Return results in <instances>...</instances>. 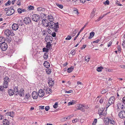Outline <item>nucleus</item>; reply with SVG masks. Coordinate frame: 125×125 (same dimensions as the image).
<instances>
[{
    "label": "nucleus",
    "mask_w": 125,
    "mask_h": 125,
    "mask_svg": "<svg viewBox=\"0 0 125 125\" xmlns=\"http://www.w3.org/2000/svg\"><path fill=\"white\" fill-rule=\"evenodd\" d=\"M52 23L48 22L47 23V25H46V27L49 26V28H52V29L53 30H54L55 32H57L58 31V28H59V25L58 22L55 23V25H54L52 24Z\"/></svg>",
    "instance_id": "obj_1"
},
{
    "label": "nucleus",
    "mask_w": 125,
    "mask_h": 125,
    "mask_svg": "<svg viewBox=\"0 0 125 125\" xmlns=\"http://www.w3.org/2000/svg\"><path fill=\"white\" fill-rule=\"evenodd\" d=\"M115 100V97L113 96H111L108 100V102L106 105V107H108L114 103Z\"/></svg>",
    "instance_id": "obj_2"
},
{
    "label": "nucleus",
    "mask_w": 125,
    "mask_h": 125,
    "mask_svg": "<svg viewBox=\"0 0 125 125\" xmlns=\"http://www.w3.org/2000/svg\"><path fill=\"white\" fill-rule=\"evenodd\" d=\"M14 92H16V95H19L21 97L24 95L23 90H21L20 91L18 92V89L17 87H15L14 88Z\"/></svg>",
    "instance_id": "obj_3"
},
{
    "label": "nucleus",
    "mask_w": 125,
    "mask_h": 125,
    "mask_svg": "<svg viewBox=\"0 0 125 125\" xmlns=\"http://www.w3.org/2000/svg\"><path fill=\"white\" fill-rule=\"evenodd\" d=\"M32 20L34 21L37 22L39 21L40 17L37 14H34L32 17Z\"/></svg>",
    "instance_id": "obj_4"
},
{
    "label": "nucleus",
    "mask_w": 125,
    "mask_h": 125,
    "mask_svg": "<svg viewBox=\"0 0 125 125\" xmlns=\"http://www.w3.org/2000/svg\"><path fill=\"white\" fill-rule=\"evenodd\" d=\"M13 31L12 30H10L8 29H6L5 30V34L7 36L11 35L13 36L14 33L12 32Z\"/></svg>",
    "instance_id": "obj_5"
},
{
    "label": "nucleus",
    "mask_w": 125,
    "mask_h": 125,
    "mask_svg": "<svg viewBox=\"0 0 125 125\" xmlns=\"http://www.w3.org/2000/svg\"><path fill=\"white\" fill-rule=\"evenodd\" d=\"M0 48L2 51H6L8 48V45L7 43H3L0 44Z\"/></svg>",
    "instance_id": "obj_6"
},
{
    "label": "nucleus",
    "mask_w": 125,
    "mask_h": 125,
    "mask_svg": "<svg viewBox=\"0 0 125 125\" xmlns=\"http://www.w3.org/2000/svg\"><path fill=\"white\" fill-rule=\"evenodd\" d=\"M23 22L26 25L30 24L31 22V18L29 17H25L24 18Z\"/></svg>",
    "instance_id": "obj_7"
},
{
    "label": "nucleus",
    "mask_w": 125,
    "mask_h": 125,
    "mask_svg": "<svg viewBox=\"0 0 125 125\" xmlns=\"http://www.w3.org/2000/svg\"><path fill=\"white\" fill-rule=\"evenodd\" d=\"M48 19L49 21L51 23H52V24L54 25H55V23L53 21H54V18L53 16L52 15H50L47 16Z\"/></svg>",
    "instance_id": "obj_8"
},
{
    "label": "nucleus",
    "mask_w": 125,
    "mask_h": 125,
    "mask_svg": "<svg viewBox=\"0 0 125 125\" xmlns=\"http://www.w3.org/2000/svg\"><path fill=\"white\" fill-rule=\"evenodd\" d=\"M77 109L79 110H80L83 112H85V110L83 108V104H78L77 106Z\"/></svg>",
    "instance_id": "obj_9"
},
{
    "label": "nucleus",
    "mask_w": 125,
    "mask_h": 125,
    "mask_svg": "<svg viewBox=\"0 0 125 125\" xmlns=\"http://www.w3.org/2000/svg\"><path fill=\"white\" fill-rule=\"evenodd\" d=\"M118 115L121 118H125V111H121L119 113Z\"/></svg>",
    "instance_id": "obj_10"
},
{
    "label": "nucleus",
    "mask_w": 125,
    "mask_h": 125,
    "mask_svg": "<svg viewBox=\"0 0 125 125\" xmlns=\"http://www.w3.org/2000/svg\"><path fill=\"white\" fill-rule=\"evenodd\" d=\"M14 12V10L12 9H9V10L6 13L7 16L11 15Z\"/></svg>",
    "instance_id": "obj_11"
},
{
    "label": "nucleus",
    "mask_w": 125,
    "mask_h": 125,
    "mask_svg": "<svg viewBox=\"0 0 125 125\" xmlns=\"http://www.w3.org/2000/svg\"><path fill=\"white\" fill-rule=\"evenodd\" d=\"M38 94L40 97H42L44 95V91L42 89L40 90L38 92Z\"/></svg>",
    "instance_id": "obj_12"
},
{
    "label": "nucleus",
    "mask_w": 125,
    "mask_h": 125,
    "mask_svg": "<svg viewBox=\"0 0 125 125\" xmlns=\"http://www.w3.org/2000/svg\"><path fill=\"white\" fill-rule=\"evenodd\" d=\"M32 96L34 99H36L38 98V94L37 92L34 91L32 92Z\"/></svg>",
    "instance_id": "obj_13"
},
{
    "label": "nucleus",
    "mask_w": 125,
    "mask_h": 125,
    "mask_svg": "<svg viewBox=\"0 0 125 125\" xmlns=\"http://www.w3.org/2000/svg\"><path fill=\"white\" fill-rule=\"evenodd\" d=\"M18 25L17 24L13 23L12 25V28L13 30L16 31L18 28Z\"/></svg>",
    "instance_id": "obj_14"
},
{
    "label": "nucleus",
    "mask_w": 125,
    "mask_h": 125,
    "mask_svg": "<svg viewBox=\"0 0 125 125\" xmlns=\"http://www.w3.org/2000/svg\"><path fill=\"white\" fill-rule=\"evenodd\" d=\"M44 90L45 91L46 93L48 94L51 93L52 91V89L48 87L44 88Z\"/></svg>",
    "instance_id": "obj_15"
},
{
    "label": "nucleus",
    "mask_w": 125,
    "mask_h": 125,
    "mask_svg": "<svg viewBox=\"0 0 125 125\" xmlns=\"http://www.w3.org/2000/svg\"><path fill=\"white\" fill-rule=\"evenodd\" d=\"M6 115H7L13 117L14 115V113L13 112H10L6 113Z\"/></svg>",
    "instance_id": "obj_16"
},
{
    "label": "nucleus",
    "mask_w": 125,
    "mask_h": 125,
    "mask_svg": "<svg viewBox=\"0 0 125 125\" xmlns=\"http://www.w3.org/2000/svg\"><path fill=\"white\" fill-rule=\"evenodd\" d=\"M16 92H14V90H13L12 89H10L8 91V93L9 94V95L10 96L13 95L14 94L16 93Z\"/></svg>",
    "instance_id": "obj_17"
},
{
    "label": "nucleus",
    "mask_w": 125,
    "mask_h": 125,
    "mask_svg": "<svg viewBox=\"0 0 125 125\" xmlns=\"http://www.w3.org/2000/svg\"><path fill=\"white\" fill-rule=\"evenodd\" d=\"M5 39L3 37H0V44L2 43H5Z\"/></svg>",
    "instance_id": "obj_18"
},
{
    "label": "nucleus",
    "mask_w": 125,
    "mask_h": 125,
    "mask_svg": "<svg viewBox=\"0 0 125 125\" xmlns=\"http://www.w3.org/2000/svg\"><path fill=\"white\" fill-rule=\"evenodd\" d=\"M118 105L121 109L123 110V111L125 110V106H124L123 104L122 103H120Z\"/></svg>",
    "instance_id": "obj_19"
},
{
    "label": "nucleus",
    "mask_w": 125,
    "mask_h": 125,
    "mask_svg": "<svg viewBox=\"0 0 125 125\" xmlns=\"http://www.w3.org/2000/svg\"><path fill=\"white\" fill-rule=\"evenodd\" d=\"M3 123L4 125H8L9 122L8 120L5 119L3 120Z\"/></svg>",
    "instance_id": "obj_20"
},
{
    "label": "nucleus",
    "mask_w": 125,
    "mask_h": 125,
    "mask_svg": "<svg viewBox=\"0 0 125 125\" xmlns=\"http://www.w3.org/2000/svg\"><path fill=\"white\" fill-rule=\"evenodd\" d=\"M106 99V97H102L100 99L99 102L101 104H102L104 102V100H105Z\"/></svg>",
    "instance_id": "obj_21"
},
{
    "label": "nucleus",
    "mask_w": 125,
    "mask_h": 125,
    "mask_svg": "<svg viewBox=\"0 0 125 125\" xmlns=\"http://www.w3.org/2000/svg\"><path fill=\"white\" fill-rule=\"evenodd\" d=\"M96 10L95 9H93V11L91 12L90 14V17L91 18H92L95 15V13Z\"/></svg>",
    "instance_id": "obj_22"
},
{
    "label": "nucleus",
    "mask_w": 125,
    "mask_h": 125,
    "mask_svg": "<svg viewBox=\"0 0 125 125\" xmlns=\"http://www.w3.org/2000/svg\"><path fill=\"white\" fill-rule=\"evenodd\" d=\"M4 82L9 83L10 82V80L9 78L7 77H5L4 79Z\"/></svg>",
    "instance_id": "obj_23"
},
{
    "label": "nucleus",
    "mask_w": 125,
    "mask_h": 125,
    "mask_svg": "<svg viewBox=\"0 0 125 125\" xmlns=\"http://www.w3.org/2000/svg\"><path fill=\"white\" fill-rule=\"evenodd\" d=\"M109 123H110V124L113 125H115L116 123L115 121L112 118L109 119Z\"/></svg>",
    "instance_id": "obj_24"
},
{
    "label": "nucleus",
    "mask_w": 125,
    "mask_h": 125,
    "mask_svg": "<svg viewBox=\"0 0 125 125\" xmlns=\"http://www.w3.org/2000/svg\"><path fill=\"white\" fill-rule=\"evenodd\" d=\"M49 84V87H52L54 84V82L53 81H49L48 83Z\"/></svg>",
    "instance_id": "obj_25"
},
{
    "label": "nucleus",
    "mask_w": 125,
    "mask_h": 125,
    "mask_svg": "<svg viewBox=\"0 0 125 125\" xmlns=\"http://www.w3.org/2000/svg\"><path fill=\"white\" fill-rule=\"evenodd\" d=\"M74 69V67L72 66L71 67L68 68L67 70V71L69 73H70L72 72Z\"/></svg>",
    "instance_id": "obj_26"
},
{
    "label": "nucleus",
    "mask_w": 125,
    "mask_h": 125,
    "mask_svg": "<svg viewBox=\"0 0 125 125\" xmlns=\"http://www.w3.org/2000/svg\"><path fill=\"white\" fill-rule=\"evenodd\" d=\"M94 34L95 33L94 32H91L90 34V36L89 37L88 39H91L94 36Z\"/></svg>",
    "instance_id": "obj_27"
},
{
    "label": "nucleus",
    "mask_w": 125,
    "mask_h": 125,
    "mask_svg": "<svg viewBox=\"0 0 125 125\" xmlns=\"http://www.w3.org/2000/svg\"><path fill=\"white\" fill-rule=\"evenodd\" d=\"M43 65L46 68H49L50 67V64L49 63H43Z\"/></svg>",
    "instance_id": "obj_28"
},
{
    "label": "nucleus",
    "mask_w": 125,
    "mask_h": 125,
    "mask_svg": "<svg viewBox=\"0 0 125 125\" xmlns=\"http://www.w3.org/2000/svg\"><path fill=\"white\" fill-rule=\"evenodd\" d=\"M8 83L4 82L3 84V86H4V88H7L8 87Z\"/></svg>",
    "instance_id": "obj_29"
},
{
    "label": "nucleus",
    "mask_w": 125,
    "mask_h": 125,
    "mask_svg": "<svg viewBox=\"0 0 125 125\" xmlns=\"http://www.w3.org/2000/svg\"><path fill=\"white\" fill-rule=\"evenodd\" d=\"M104 123L106 125H108L109 124V119H106L104 120Z\"/></svg>",
    "instance_id": "obj_30"
},
{
    "label": "nucleus",
    "mask_w": 125,
    "mask_h": 125,
    "mask_svg": "<svg viewBox=\"0 0 125 125\" xmlns=\"http://www.w3.org/2000/svg\"><path fill=\"white\" fill-rule=\"evenodd\" d=\"M51 42H47V44L46 46V47L47 48L50 49L52 47L51 44H50Z\"/></svg>",
    "instance_id": "obj_31"
},
{
    "label": "nucleus",
    "mask_w": 125,
    "mask_h": 125,
    "mask_svg": "<svg viewBox=\"0 0 125 125\" xmlns=\"http://www.w3.org/2000/svg\"><path fill=\"white\" fill-rule=\"evenodd\" d=\"M104 109L103 108H100L99 110H98V113L99 115L100 114H101V113L104 111Z\"/></svg>",
    "instance_id": "obj_32"
},
{
    "label": "nucleus",
    "mask_w": 125,
    "mask_h": 125,
    "mask_svg": "<svg viewBox=\"0 0 125 125\" xmlns=\"http://www.w3.org/2000/svg\"><path fill=\"white\" fill-rule=\"evenodd\" d=\"M56 5L57 6L61 9H62L63 8V5L61 4H60L58 3H56Z\"/></svg>",
    "instance_id": "obj_33"
},
{
    "label": "nucleus",
    "mask_w": 125,
    "mask_h": 125,
    "mask_svg": "<svg viewBox=\"0 0 125 125\" xmlns=\"http://www.w3.org/2000/svg\"><path fill=\"white\" fill-rule=\"evenodd\" d=\"M107 14H104L102 16L100 17L97 20H95V21L97 22V21H99L102 19L105 16V15H106Z\"/></svg>",
    "instance_id": "obj_34"
},
{
    "label": "nucleus",
    "mask_w": 125,
    "mask_h": 125,
    "mask_svg": "<svg viewBox=\"0 0 125 125\" xmlns=\"http://www.w3.org/2000/svg\"><path fill=\"white\" fill-rule=\"evenodd\" d=\"M46 73L48 74H50L51 72V70L50 69H47L46 70Z\"/></svg>",
    "instance_id": "obj_35"
},
{
    "label": "nucleus",
    "mask_w": 125,
    "mask_h": 125,
    "mask_svg": "<svg viewBox=\"0 0 125 125\" xmlns=\"http://www.w3.org/2000/svg\"><path fill=\"white\" fill-rule=\"evenodd\" d=\"M105 111H104L103 112L101 113V114H99V115L101 116L105 115H106V112L105 113Z\"/></svg>",
    "instance_id": "obj_36"
},
{
    "label": "nucleus",
    "mask_w": 125,
    "mask_h": 125,
    "mask_svg": "<svg viewBox=\"0 0 125 125\" xmlns=\"http://www.w3.org/2000/svg\"><path fill=\"white\" fill-rule=\"evenodd\" d=\"M103 69V68L101 66H100L97 68V70L99 72L101 71Z\"/></svg>",
    "instance_id": "obj_37"
},
{
    "label": "nucleus",
    "mask_w": 125,
    "mask_h": 125,
    "mask_svg": "<svg viewBox=\"0 0 125 125\" xmlns=\"http://www.w3.org/2000/svg\"><path fill=\"white\" fill-rule=\"evenodd\" d=\"M85 61L86 62H89V60H90V58L89 56H86L85 57Z\"/></svg>",
    "instance_id": "obj_38"
},
{
    "label": "nucleus",
    "mask_w": 125,
    "mask_h": 125,
    "mask_svg": "<svg viewBox=\"0 0 125 125\" xmlns=\"http://www.w3.org/2000/svg\"><path fill=\"white\" fill-rule=\"evenodd\" d=\"M79 121V119L78 118H76L74 119H73L72 121V122L73 123H75L76 122H78Z\"/></svg>",
    "instance_id": "obj_39"
},
{
    "label": "nucleus",
    "mask_w": 125,
    "mask_h": 125,
    "mask_svg": "<svg viewBox=\"0 0 125 125\" xmlns=\"http://www.w3.org/2000/svg\"><path fill=\"white\" fill-rule=\"evenodd\" d=\"M117 79L119 80V82L121 83L123 82L122 81H124L125 80V79L124 78H118Z\"/></svg>",
    "instance_id": "obj_40"
},
{
    "label": "nucleus",
    "mask_w": 125,
    "mask_h": 125,
    "mask_svg": "<svg viewBox=\"0 0 125 125\" xmlns=\"http://www.w3.org/2000/svg\"><path fill=\"white\" fill-rule=\"evenodd\" d=\"M43 52H46L47 53L49 51V49L47 48H44L43 49Z\"/></svg>",
    "instance_id": "obj_41"
},
{
    "label": "nucleus",
    "mask_w": 125,
    "mask_h": 125,
    "mask_svg": "<svg viewBox=\"0 0 125 125\" xmlns=\"http://www.w3.org/2000/svg\"><path fill=\"white\" fill-rule=\"evenodd\" d=\"M4 88L3 86H0V91L2 92L4 91Z\"/></svg>",
    "instance_id": "obj_42"
},
{
    "label": "nucleus",
    "mask_w": 125,
    "mask_h": 125,
    "mask_svg": "<svg viewBox=\"0 0 125 125\" xmlns=\"http://www.w3.org/2000/svg\"><path fill=\"white\" fill-rule=\"evenodd\" d=\"M48 54L47 52L45 53L43 55V57L44 59H46L48 57Z\"/></svg>",
    "instance_id": "obj_43"
},
{
    "label": "nucleus",
    "mask_w": 125,
    "mask_h": 125,
    "mask_svg": "<svg viewBox=\"0 0 125 125\" xmlns=\"http://www.w3.org/2000/svg\"><path fill=\"white\" fill-rule=\"evenodd\" d=\"M75 103V102L73 101H71L68 103V105H70L73 104Z\"/></svg>",
    "instance_id": "obj_44"
},
{
    "label": "nucleus",
    "mask_w": 125,
    "mask_h": 125,
    "mask_svg": "<svg viewBox=\"0 0 125 125\" xmlns=\"http://www.w3.org/2000/svg\"><path fill=\"white\" fill-rule=\"evenodd\" d=\"M75 52H76L75 50H73L71 51L70 52V53L71 54L73 55L75 54Z\"/></svg>",
    "instance_id": "obj_45"
},
{
    "label": "nucleus",
    "mask_w": 125,
    "mask_h": 125,
    "mask_svg": "<svg viewBox=\"0 0 125 125\" xmlns=\"http://www.w3.org/2000/svg\"><path fill=\"white\" fill-rule=\"evenodd\" d=\"M97 119H94V120L93 121V123L92 124V125H95L97 123Z\"/></svg>",
    "instance_id": "obj_46"
},
{
    "label": "nucleus",
    "mask_w": 125,
    "mask_h": 125,
    "mask_svg": "<svg viewBox=\"0 0 125 125\" xmlns=\"http://www.w3.org/2000/svg\"><path fill=\"white\" fill-rule=\"evenodd\" d=\"M11 3V1L10 0H8L6 3L5 4V6H7L10 5Z\"/></svg>",
    "instance_id": "obj_47"
},
{
    "label": "nucleus",
    "mask_w": 125,
    "mask_h": 125,
    "mask_svg": "<svg viewBox=\"0 0 125 125\" xmlns=\"http://www.w3.org/2000/svg\"><path fill=\"white\" fill-rule=\"evenodd\" d=\"M69 119L68 117V116L67 117H64V118H63L62 119V121H66L67 119Z\"/></svg>",
    "instance_id": "obj_48"
},
{
    "label": "nucleus",
    "mask_w": 125,
    "mask_h": 125,
    "mask_svg": "<svg viewBox=\"0 0 125 125\" xmlns=\"http://www.w3.org/2000/svg\"><path fill=\"white\" fill-rule=\"evenodd\" d=\"M58 103L56 102L53 105V107L54 108H56L58 107Z\"/></svg>",
    "instance_id": "obj_49"
},
{
    "label": "nucleus",
    "mask_w": 125,
    "mask_h": 125,
    "mask_svg": "<svg viewBox=\"0 0 125 125\" xmlns=\"http://www.w3.org/2000/svg\"><path fill=\"white\" fill-rule=\"evenodd\" d=\"M28 9L30 10H33L34 9V7L32 6H29Z\"/></svg>",
    "instance_id": "obj_50"
},
{
    "label": "nucleus",
    "mask_w": 125,
    "mask_h": 125,
    "mask_svg": "<svg viewBox=\"0 0 125 125\" xmlns=\"http://www.w3.org/2000/svg\"><path fill=\"white\" fill-rule=\"evenodd\" d=\"M104 5H108L109 4V1L108 0H106L105 2H104Z\"/></svg>",
    "instance_id": "obj_51"
},
{
    "label": "nucleus",
    "mask_w": 125,
    "mask_h": 125,
    "mask_svg": "<svg viewBox=\"0 0 125 125\" xmlns=\"http://www.w3.org/2000/svg\"><path fill=\"white\" fill-rule=\"evenodd\" d=\"M49 38L50 41L49 42H50L52 43V37L51 36H49V38Z\"/></svg>",
    "instance_id": "obj_52"
},
{
    "label": "nucleus",
    "mask_w": 125,
    "mask_h": 125,
    "mask_svg": "<svg viewBox=\"0 0 125 125\" xmlns=\"http://www.w3.org/2000/svg\"><path fill=\"white\" fill-rule=\"evenodd\" d=\"M71 38L72 37L71 36L68 35L67 36V37L65 39L67 40H70L71 39Z\"/></svg>",
    "instance_id": "obj_53"
},
{
    "label": "nucleus",
    "mask_w": 125,
    "mask_h": 125,
    "mask_svg": "<svg viewBox=\"0 0 125 125\" xmlns=\"http://www.w3.org/2000/svg\"><path fill=\"white\" fill-rule=\"evenodd\" d=\"M83 107H84V108L87 109L89 108V106L88 105H84L83 104Z\"/></svg>",
    "instance_id": "obj_54"
},
{
    "label": "nucleus",
    "mask_w": 125,
    "mask_h": 125,
    "mask_svg": "<svg viewBox=\"0 0 125 125\" xmlns=\"http://www.w3.org/2000/svg\"><path fill=\"white\" fill-rule=\"evenodd\" d=\"M9 38H7L6 39L7 41L8 42L10 43V41H11V38L10 37L9 38V37H8Z\"/></svg>",
    "instance_id": "obj_55"
},
{
    "label": "nucleus",
    "mask_w": 125,
    "mask_h": 125,
    "mask_svg": "<svg viewBox=\"0 0 125 125\" xmlns=\"http://www.w3.org/2000/svg\"><path fill=\"white\" fill-rule=\"evenodd\" d=\"M21 0H18L17 3V4L19 6H20L21 5Z\"/></svg>",
    "instance_id": "obj_56"
},
{
    "label": "nucleus",
    "mask_w": 125,
    "mask_h": 125,
    "mask_svg": "<svg viewBox=\"0 0 125 125\" xmlns=\"http://www.w3.org/2000/svg\"><path fill=\"white\" fill-rule=\"evenodd\" d=\"M73 91L72 90H69L68 91H65V92L66 93H72Z\"/></svg>",
    "instance_id": "obj_57"
},
{
    "label": "nucleus",
    "mask_w": 125,
    "mask_h": 125,
    "mask_svg": "<svg viewBox=\"0 0 125 125\" xmlns=\"http://www.w3.org/2000/svg\"><path fill=\"white\" fill-rule=\"evenodd\" d=\"M18 12L19 13H22V9L20 8H19L17 10Z\"/></svg>",
    "instance_id": "obj_58"
},
{
    "label": "nucleus",
    "mask_w": 125,
    "mask_h": 125,
    "mask_svg": "<svg viewBox=\"0 0 125 125\" xmlns=\"http://www.w3.org/2000/svg\"><path fill=\"white\" fill-rule=\"evenodd\" d=\"M73 11L75 12V13L77 14V15L79 14V12H78V10L77 9H76L75 10H74Z\"/></svg>",
    "instance_id": "obj_59"
},
{
    "label": "nucleus",
    "mask_w": 125,
    "mask_h": 125,
    "mask_svg": "<svg viewBox=\"0 0 125 125\" xmlns=\"http://www.w3.org/2000/svg\"><path fill=\"white\" fill-rule=\"evenodd\" d=\"M43 8L41 7H38L37 9V10L38 11H41L42 10Z\"/></svg>",
    "instance_id": "obj_60"
},
{
    "label": "nucleus",
    "mask_w": 125,
    "mask_h": 125,
    "mask_svg": "<svg viewBox=\"0 0 125 125\" xmlns=\"http://www.w3.org/2000/svg\"><path fill=\"white\" fill-rule=\"evenodd\" d=\"M49 109V106H47L45 107V110L46 111H48Z\"/></svg>",
    "instance_id": "obj_61"
},
{
    "label": "nucleus",
    "mask_w": 125,
    "mask_h": 125,
    "mask_svg": "<svg viewBox=\"0 0 125 125\" xmlns=\"http://www.w3.org/2000/svg\"><path fill=\"white\" fill-rule=\"evenodd\" d=\"M106 92H107L106 90H105L104 89L101 91V93L102 94H103L105 93Z\"/></svg>",
    "instance_id": "obj_62"
},
{
    "label": "nucleus",
    "mask_w": 125,
    "mask_h": 125,
    "mask_svg": "<svg viewBox=\"0 0 125 125\" xmlns=\"http://www.w3.org/2000/svg\"><path fill=\"white\" fill-rule=\"evenodd\" d=\"M30 96L29 94H27L25 95V99H27Z\"/></svg>",
    "instance_id": "obj_63"
},
{
    "label": "nucleus",
    "mask_w": 125,
    "mask_h": 125,
    "mask_svg": "<svg viewBox=\"0 0 125 125\" xmlns=\"http://www.w3.org/2000/svg\"><path fill=\"white\" fill-rule=\"evenodd\" d=\"M122 102L125 104V97H124L122 99Z\"/></svg>",
    "instance_id": "obj_64"
}]
</instances>
